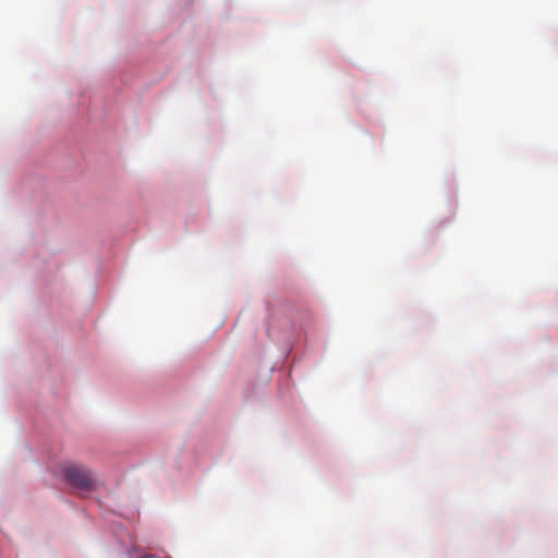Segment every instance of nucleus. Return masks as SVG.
I'll use <instances>...</instances> for the list:
<instances>
[{"label": "nucleus", "mask_w": 558, "mask_h": 558, "mask_svg": "<svg viewBox=\"0 0 558 558\" xmlns=\"http://www.w3.org/2000/svg\"><path fill=\"white\" fill-rule=\"evenodd\" d=\"M65 481L74 488L93 490L97 486V477L86 466L78 463H69L62 468Z\"/></svg>", "instance_id": "1"}]
</instances>
